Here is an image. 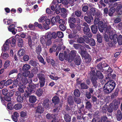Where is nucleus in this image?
Masks as SVG:
<instances>
[{
	"mask_svg": "<svg viewBox=\"0 0 122 122\" xmlns=\"http://www.w3.org/2000/svg\"><path fill=\"white\" fill-rule=\"evenodd\" d=\"M105 32L106 35L104 38L105 39L106 41H108L109 40V38L113 41L115 43H116L118 42L117 36L116 34H115L114 35L113 30V29L110 26H108L107 27V29H105Z\"/></svg>",
	"mask_w": 122,
	"mask_h": 122,
	"instance_id": "obj_1",
	"label": "nucleus"
},
{
	"mask_svg": "<svg viewBox=\"0 0 122 122\" xmlns=\"http://www.w3.org/2000/svg\"><path fill=\"white\" fill-rule=\"evenodd\" d=\"M90 77L93 86L95 88H96L98 86V83L97 81L98 79L101 80L102 79L104 76L102 73L100 71H97L96 75L95 71H92L90 72Z\"/></svg>",
	"mask_w": 122,
	"mask_h": 122,
	"instance_id": "obj_2",
	"label": "nucleus"
},
{
	"mask_svg": "<svg viewBox=\"0 0 122 122\" xmlns=\"http://www.w3.org/2000/svg\"><path fill=\"white\" fill-rule=\"evenodd\" d=\"M32 82V81L31 79L30 80L29 82H28L27 79L26 78H25L22 80V82L24 84H25L28 82L30 83L28 85V90L29 92L31 93H34L36 89L39 88V84L36 85L30 84V83Z\"/></svg>",
	"mask_w": 122,
	"mask_h": 122,
	"instance_id": "obj_3",
	"label": "nucleus"
},
{
	"mask_svg": "<svg viewBox=\"0 0 122 122\" xmlns=\"http://www.w3.org/2000/svg\"><path fill=\"white\" fill-rule=\"evenodd\" d=\"M115 83L113 81L108 82L104 85L103 87V91L106 93H110L114 88Z\"/></svg>",
	"mask_w": 122,
	"mask_h": 122,
	"instance_id": "obj_4",
	"label": "nucleus"
},
{
	"mask_svg": "<svg viewBox=\"0 0 122 122\" xmlns=\"http://www.w3.org/2000/svg\"><path fill=\"white\" fill-rule=\"evenodd\" d=\"M15 40L13 37H12L9 39L7 40L2 47V50L4 51H5L9 50V45L12 44L13 46L12 45V46H13L15 44Z\"/></svg>",
	"mask_w": 122,
	"mask_h": 122,
	"instance_id": "obj_5",
	"label": "nucleus"
},
{
	"mask_svg": "<svg viewBox=\"0 0 122 122\" xmlns=\"http://www.w3.org/2000/svg\"><path fill=\"white\" fill-rule=\"evenodd\" d=\"M94 23L95 24H98V29L101 32H103V30L105 31V29H106L107 27H108L106 24H105L104 26L103 22L100 20L98 18H96L95 19Z\"/></svg>",
	"mask_w": 122,
	"mask_h": 122,
	"instance_id": "obj_6",
	"label": "nucleus"
},
{
	"mask_svg": "<svg viewBox=\"0 0 122 122\" xmlns=\"http://www.w3.org/2000/svg\"><path fill=\"white\" fill-rule=\"evenodd\" d=\"M51 39L48 38L47 36L45 35V36H41L40 38L41 43L43 46H50L52 43Z\"/></svg>",
	"mask_w": 122,
	"mask_h": 122,
	"instance_id": "obj_7",
	"label": "nucleus"
},
{
	"mask_svg": "<svg viewBox=\"0 0 122 122\" xmlns=\"http://www.w3.org/2000/svg\"><path fill=\"white\" fill-rule=\"evenodd\" d=\"M37 77L39 80L41 87H43L45 83V78L44 75L41 73H39L37 74Z\"/></svg>",
	"mask_w": 122,
	"mask_h": 122,
	"instance_id": "obj_8",
	"label": "nucleus"
},
{
	"mask_svg": "<svg viewBox=\"0 0 122 122\" xmlns=\"http://www.w3.org/2000/svg\"><path fill=\"white\" fill-rule=\"evenodd\" d=\"M52 4L55 5V12L57 14H58L60 13V10L61 9V4H58L56 0H53L52 2Z\"/></svg>",
	"mask_w": 122,
	"mask_h": 122,
	"instance_id": "obj_9",
	"label": "nucleus"
},
{
	"mask_svg": "<svg viewBox=\"0 0 122 122\" xmlns=\"http://www.w3.org/2000/svg\"><path fill=\"white\" fill-rule=\"evenodd\" d=\"M76 52L74 50L71 51V53L68 55V61L69 62H71L73 59L75 57H76Z\"/></svg>",
	"mask_w": 122,
	"mask_h": 122,
	"instance_id": "obj_10",
	"label": "nucleus"
},
{
	"mask_svg": "<svg viewBox=\"0 0 122 122\" xmlns=\"http://www.w3.org/2000/svg\"><path fill=\"white\" fill-rule=\"evenodd\" d=\"M59 59L61 61H63L64 59L68 61V56L66 51H64V54L63 53H60L59 55Z\"/></svg>",
	"mask_w": 122,
	"mask_h": 122,
	"instance_id": "obj_11",
	"label": "nucleus"
},
{
	"mask_svg": "<svg viewBox=\"0 0 122 122\" xmlns=\"http://www.w3.org/2000/svg\"><path fill=\"white\" fill-rule=\"evenodd\" d=\"M45 35L47 36L48 38H50L51 39L52 38H56L57 36V34L55 32H53L52 33L50 32H48L46 33Z\"/></svg>",
	"mask_w": 122,
	"mask_h": 122,
	"instance_id": "obj_12",
	"label": "nucleus"
},
{
	"mask_svg": "<svg viewBox=\"0 0 122 122\" xmlns=\"http://www.w3.org/2000/svg\"><path fill=\"white\" fill-rule=\"evenodd\" d=\"M73 47L76 49H79L81 50V53L82 51H85L86 50V49L83 46L79 44H74L73 45Z\"/></svg>",
	"mask_w": 122,
	"mask_h": 122,
	"instance_id": "obj_13",
	"label": "nucleus"
},
{
	"mask_svg": "<svg viewBox=\"0 0 122 122\" xmlns=\"http://www.w3.org/2000/svg\"><path fill=\"white\" fill-rule=\"evenodd\" d=\"M15 26L14 25L12 24L8 27V30L9 31L11 32L12 34L14 35H15L16 33V32L15 30Z\"/></svg>",
	"mask_w": 122,
	"mask_h": 122,
	"instance_id": "obj_14",
	"label": "nucleus"
},
{
	"mask_svg": "<svg viewBox=\"0 0 122 122\" xmlns=\"http://www.w3.org/2000/svg\"><path fill=\"white\" fill-rule=\"evenodd\" d=\"M35 110L36 112L40 113H42L44 111V109L42 107L39 105L35 108Z\"/></svg>",
	"mask_w": 122,
	"mask_h": 122,
	"instance_id": "obj_15",
	"label": "nucleus"
},
{
	"mask_svg": "<svg viewBox=\"0 0 122 122\" xmlns=\"http://www.w3.org/2000/svg\"><path fill=\"white\" fill-rule=\"evenodd\" d=\"M115 11L120 15L122 14V5H118L115 9Z\"/></svg>",
	"mask_w": 122,
	"mask_h": 122,
	"instance_id": "obj_16",
	"label": "nucleus"
},
{
	"mask_svg": "<svg viewBox=\"0 0 122 122\" xmlns=\"http://www.w3.org/2000/svg\"><path fill=\"white\" fill-rule=\"evenodd\" d=\"M60 18V17L58 15L56 16V17H53L51 20V24L53 25H55V23L57 22L59 20Z\"/></svg>",
	"mask_w": 122,
	"mask_h": 122,
	"instance_id": "obj_17",
	"label": "nucleus"
},
{
	"mask_svg": "<svg viewBox=\"0 0 122 122\" xmlns=\"http://www.w3.org/2000/svg\"><path fill=\"white\" fill-rule=\"evenodd\" d=\"M50 101L47 99H45L44 101L43 105L45 108H46L47 110L49 109V107Z\"/></svg>",
	"mask_w": 122,
	"mask_h": 122,
	"instance_id": "obj_18",
	"label": "nucleus"
},
{
	"mask_svg": "<svg viewBox=\"0 0 122 122\" xmlns=\"http://www.w3.org/2000/svg\"><path fill=\"white\" fill-rule=\"evenodd\" d=\"M75 64L77 65H80L81 62V59L79 56H76V58L74 60Z\"/></svg>",
	"mask_w": 122,
	"mask_h": 122,
	"instance_id": "obj_19",
	"label": "nucleus"
},
{
	"mask_svg": "<svg viewBox=\"0 0 122 122\" xmlns=\"http://www.w3.org/2000/svg\"><path fill=\"white\" fill-rule=\"evenodd\" d=\"M56 115H51L50 114H47L46 115V117L48 119H51L53 118V120L54 121L56 120Z\"/></svg>",
	"mask_w": 122,
	"mask_h": 122,
	"instance_id": "obj_20",
	"label": "nucleus"
},
{
	"mask_svg": "<svg viewBox=\"0 0 122 122\" xmlns=\"http://www.w3.org/2000/svg\"><path fill=\"white\" fill-rule=\"evenodd\" d=\"M18 45L19 47H21L24 44L23 40L21 38H20L17 40Z\"/></svg>",
	"mask_w": 122,
	"mask_h": 122,
	"instance_id": "obj_21",
	"label": "nucleus"
},
{
	"mask_svg": "<svg viewBox=\"0 0 122 122\" xmlns=\"http://www.w3.org/2000/svg\"><path fill=\"white\" fill-rule=\"evenodd\" d=\"M25 53V51L23 49H20L18 51L17 53L18 56L19 57L23 55Z\"/></svg>",
	"mask_w": 122,
	"mask_h": 122,
	"instance_id": "obj_22",
	"label": "nucleus"
},
{
	"mask_svg": "<svg viewBox=\"0 0 122 122\" xmlns=\"http://www.w3.org/2000/svg\"><path fill=\"white\" fill-rule=\"evenodd\" d=\"M30 102L32 103L35 102L37 99L36 97L34 96H30L29 99Z\"/></svg>",
	"mask_w": 122,
	"mask_h": 122,
	"instance_id": "obj_23",
	"label": "nucleus"
},
{
	"mask_svg": "<svg viewBox=\"0 0 122 122\" xmlns=\"http://www.w3.org/2000/svg\"><path fill=\"white\" fill-rule=\"evenodd\" d=\"M29 64L33 66L36 67L39 65V64L37 61L33 60H31L30 61Z\"/></svg>",
	"mask_w": 122,
	"mask_h": 122,
	"instance_id": "obj_24",
	"label": "nucleus"
},
{
	"mask_svg": "<svg viewBox=\"0 0 122 122\" xmlns=\"http://www.w3.org/2000/svg\"><path fill=\"white\" fill-rule=\"evenodd\" d=\"M30 66L28 64H25L23 65L22 69L24 71H26L29 70L30 68Z\"/></svg>",
	"mask_w": 122,
	"mask_h": 122,
	"instance_id": "obj_25",
	"label": "nucleus"
},
{
	"mask_svg": "<svg viewBox=\"0 0 122 122\" xmlns=\"http://www.w3.org/2000/svg\"><path fill=\"white\" fill-rule=\"evenodd\" d=\"M111 104H113V108L115 110H116L118 107V103L116 102V100H114Z\"/></svg>",
	"mask_w": 122,
	"mask_h": 122,
	"instance_id": "obj_26",
	"label": "nucleus"
},
{
	"mask_svg": "<svg viewBox=\"0 0 122 122\" xmlns=\"http://www.w3.org/2000/svg\"><path fill=\"white\" fill-rule=\"evenodd\" d=\"M109 7H114L116 6L117 5V4L116 2H113L112 0H109Z\"/></svg>",
	"mask_w": 122,
	"mask_h": 122,
	"instance_id": "obj_27",
	"label": "nucleus"
},
{
	"mask_svg": "<svg viewBox=\"0 0 122 122\" xmlns=\"http://www.w3.org/2000/svg\"><path fill=\"white\" fill-rule=\"evenodd\" d=\"M1 55L2 58L4 59H6L9 57V54L7 53H2Z\"/></svg>",
	"mask_w": 122,
	"mask_h": 122,
	"instance_id": "obj_28",
	"label": "nucleus"
},
{
	"mask_svg": "<svg viewBox=\"0 0 122 122\" xmlns=\"http://www.w3.org/2000/svg\"><path fill=\"white\" fill-rule=\"evenodd\" d=\"M59 98L57 96H55L52 99V101L56 105L57 104L59 101Z\"/></svg>",
	"mask_w": 122,
	"mask_h": 122,
	"instance_id": "obj_29",
	"label": "nucleus"
},
{
	"mask_svg": "<svg viewBox=\"0 0 122 122\" xmlns=\"http://www.w3.org/2000/svg\"><path fill=\"white\" fill-rule=\"evenodd\" d=\"M91 30L94 33H96L97 30V27L95 25H93L91 27Z\"/></svg>",
	"mask_w": 122,
	"mask_h": 122,
	"instance_id": "obj_30",
	"label": "nucleus"
},
{
	"mask_svg": "<svg viewBox=\"0 0 122 122\" xmlns=\"http://www.w3.org/2000/svg\"><path fill=\"white\" fill-rule=\"evenodd\" d=\"M22 107L21 104L20 103H18L15 105L14 107V108L16 110L20 109Z\"/></svg>",
	"mask_w": 122,
	"mask_h": 122,
	"instance_id": "obj_31",
	"label": "nucleus"
},
{
	"mask_svg": "<svg viewBox=\"0 0 122 122\" xmlns=\"http://www.w3.org/2000/svg\"><path fill=\"white\" fill-rule=\"evenodd\" d=\"M37 57L39 60L40 62L42 63L44 65L46 64V63L44 61V59L41 56L38 55L37 56Z\"/></svg>",
	"mask_w": 122,
	"mask_h": 122,
	"instance_id": "obj_32",
	"label": "nucleus"
},
{
	"mask_svg": "<svg viewBox=\"0 0 122 122\" xmlns=\"http://www.w3.org/2000/svg\"><path fill=\"white\" fill-rule=\"evenodd\" d=\"M64 118L66 121L67 122H70L71 121V117L67 114H65L64 116Z\"/></svg>",
	"mask_w": 122,
	"mask_h": 122,
	"instance_id": "obj_33",
	"label": "nucleus"
},
{
	"mask_svg": "<svg viewBox=\"0 0 122 122\" xmlns=\"http://www.w3.org/2000/svg\"><path fill=\"white\" fill-rule=\"evenodd\" d=\"M47 19V17L46 16H42L40 17L38 20L39 22H44Z\"/></svg>",
	"mask_w": 122,
	"mask_h": 122,
	"instance_id": "obj_34",
	"label": "nucleus"
},
{
	"mask_svg": "<svg viewBox=\"0 0 122 122\" xmlns=\"http://www.w3.org/2000/svg\"><path fill=\"white\" fill-rule=\"evenodd\" d=\"M74 94L75 96L77 97H79L80 95L79 91L77 89H76L74 90Z\"/></svg>",
	"mask_w": 122,
	"mask_h": 122,
	"instance_id": "obj_35",
	"label": "nucleus"
},
{
	"mask_svg": "<svg viewBox=\"0 0 122 122\" xmlns=\"http://www.w3.org/2000/svg\"><path fill=\"white\" fill-rule=\"evenodd\" d=\"M28 42L29 45L30 47L32 49V40L31 36H29L28 37Z\"/></svg>",
	"mask_w": 122,
	"mask_h": 122,
	"instance_id": "obj_36",
	"label": "nucleus"
},
{
	"mask_svg": "<svg viewBox=\"0 0 122 122\" xmlns=\"http://www.w3.org/2000/svg\"><path fill=\"white\" fill-rule=\"evenodd\" d=\"M24 97L20 96L17 97L16 100L17 102H23Z\"/></svg>",
	"mask_w": 122,
	"mask_h": 122,
	"instance_id": "obj_37",
	"label": "nucleus"
},
{
	"mask_svg": "<svg viewBox=\"0 0 122 122\" xmlns=\"http://www.w3.org/2000/svg\"><path fill=\"white\" fill-rule=\"evenodd\" d=\"M115 9L114 8L112 7L109 10V15L110 16H111L112 15V14L115 11Z\"/></svg>",
	"mask_w": 122,
	"mask_h": 122,
	"instance_id": "obj_38",
	"label": "nucleus"
},
{
	"mask_svg": "<svg viewBox=\"0 0 122 122\" xmlns=\"http://www.w3.org/2000/svg\"><path fill=\"white\" fill-rule=\"evenodd\" d=\"M36 93L38 96H41L43 93V91L41 89H40L37 91Z\"/></svg>",
	"mask_w": 122,
	"mask_h": 122,
	"instance_id": "obj_39",
	"label": "nucleus"
},
{
	"mask_svg": "<svg viewBox=\"0 0 122 122\" xmlns=\"http://www.w3.org/2000/svg\"><path fill=\"white\" fill-rule=\"evenodd\" d=\"M5 81V85L7 86L10 85L13 82V81L11 79L8 80L6 81Z\"/></svg>",
	"mask_w": 122,
	"mask_h": 122,
	"instance_id": "obj_40",
	"label": "nucleus"
},
{
	"mask_svg": "<svg viewBox=\"0 0 122 122\" xmlns=\"http://www.w3.org/2000/svg\"><path fill=\"white\" fill-rule=\"evenodd\" d=\"M90 46H94L95 45V42L94 40L91 39L90 40L89 43L88 44Z\"/></svg>",
	"mask_w": 122,
	"mask_h": 122,
	"instance_id": "obj_41",
	"label": "nucleus"
},
{
	"mask_svg": "<svg viewBox=\"0 0 122 122\" xmlns=\"http://www.w3.org/2000/svg\"><path fill=\"white\" fill-rule=\"evenodd\" d=\"M113 104L111 103L108 107L107 109L108 111L110 112H112L113 111Z\"/></svg>",
	"mask_w": 122,
	"mask_h": 122,
	"instance_id": "obj_42",
	"label": "nucleus"
},
{
	"mask_svg": "<svg viewBox=\"0 0 122 122\" xmlns=\"http://www.w3.org/2000/svg\"><path fill=\"white\" fill-rule=\"evenodd\" d=\"M10 61L8 60L5 61L4 65V68L5 69H6L7 67L9 66L10 65Z\"/></svg>",
	"mask_w": 122,
	"mask_h": 122,
	"instance_id": "obj_43",
	"label": "nucleus"
},
{
	"mask_svg": "<svg viewBox=\"0 0 122 122\" xmlns=\"http://www.w3.org/2000/svg\"><path fill=\"white\" fill-rule=\"evenodd\" d=\"M118 42L119 45L122 44V36L121 35L119 36L118 38Z\"/></svg>",
	"mask_w": 122,
	"mask_h": 122,
	"instance_id": "obj_44",
	"label": "nucleus"
},
{
	"mask_svg": "<svg viewBox=\"0 0 122 122\" xmlns=\"http://www.w3.org/2000/svg\"><path fill=\"white\" fill-rule=\"evenodd\" d=\"M69 38H74L75 39L78 38L79 36L77 35H75L73 34H70L69 36Z\"/></svg>",
	"mask_w": 122,
	"mask_h": 122,
	"instance_id": "obj_45",
	"label": "nucleus"
},
{
	"mask_svg": "<svg viewBox=\"0 0 122 122\" xmlns=\"http://www.w3.org/2000/svg\"><path fill=\"white\" fill-rule=\"evenodd\" d=\"M68 21L70 23H73L75 22V19L72 17H70L68 19Z\"/></svg>",
	"mask_w": 122,
	"mask_h": 122,
	"instance_id": "obj_46",
	"label": "nucleus"
},
{
	"mask_svg": "<svg viewBox=\"0 0 122 122\" xmlns=\"http://www.w3.org/2000/svg\"><path fill=\"white\" fill-rule=\"evenodd\" d=\"M92 107V105L90 102H88L86 103V108L89 110L91 109Z\"/></svg>",
	"mask_w": 122,
	"mask_h": 122,
	"instance_id": "obj_47",
	"label": "nucleus"
},
{
	"mask_svg": "<svg viewBox=\"0 0 122 122\" xmlns=\"http://www.w3.org/2000/svg\"><path fill=\"white\" fill-rule=\"evenodd\" d=\"M57 35L58 37L59 38H62L63 36V33L60 31H58L57 33Z\"/></svg>",
	"mask_w": 122,
	"mask_h": 122,
	"instance_id": "obj_48",
	"label": "nucleus"
},
{
	"mask_svg": "<svg viewBox=\"0 0 122 122\" xmlns=\"http://www.w3.org/2000/svg\"><path fill=\"white\" fill-rule=\"evenodd\" d=\"M57 48L56 46H54L53 47L51 48L49 50V51L50 53H52L53 51H55L56 50H57Z\"/></svg>",
	"mask_w": 122,
	"mask_h": 122,
	"instance_id": "obj_49",
	"label": "nucleus"
},
{
	"mask_svg": "<svg viewBox=\"0 0 122 122\" xmlns=\"http://www.w3.org/2000/svg\"><path fill=\"white\" fill-rule=\"evenodd\" d=\"M38 69L37 68L35 67L33 68L32 69L31 71L32 72L33 74H36L38 72Z\"/></svg>",
	"mask_w": 122,
	"mask_h": 122,
	"instance_id": "obj_50",
	"label": "nucleus"
},
{
	"mask_svg": "<svg viewBox=\"0 0 122 122\" xmlns=\"http://www.w3.org/2000/svg\"><path fill=\"white\" fill-rule=\"evenodd\" d=\"M41 48L40 46H38L36 48V52L37 54L39 55L41 53Z\"/></svg>",
	"mask_w": 122,
	"mask_h": 122,
	"instance_id": "obj_51",
	"label": "nucleus"
},
{
	"mask_svg": "<svg viewBox=\"0 0 122 122\" xmlns=\"http://www.w3.org/2000/svg\"><path fill=\"white\" fill-rule=\"evenodd\" d=\"M97 39L98 42L101 43L102 41L101 36L100 34H98L97 35Z\"/></svg>",
	"mask_w": 122,
	"mask_h": 122,
	"instance_id": "obj_52",
	"label": "nucleus"
},
{
	"mask_svg": "<svg viewBox=\"0 0 122 122\" xmlns=\"http://www.w3.org/2000/svg\"><path fill=\"white\" fill-rule=\"evenodd\" d=\"M96 11L95 8H92L90 9V13L93 15H95L96 13Z\"/></svg>",
	"mask_w": 122,
	"mask_h": 122,
	"instance_id": "obj_53",
	"label": "nucleus"
},
{
	"mask_svg": "<svg viewBox=\"0 0 122 122\" xmlns=\"http://www.w3.org/2000/svg\"><path fill=\"white\" fill-rule=\"evenodd\" d=\"M83 31L84 33H88L90 31L89 28L87 26L85 27L84 28Z\"/></svg>",
	"mask_w": 122,
	"mask_h": 122,
	"instance_id": "obj_54",
	"label": "nucleus"
},
{
	"mask_svg": "<svg viewBox=\"0 0 122 122\" xmlns=\"http://www.w3.org/2000/svg\"><path fill=\"white\" fill-rule=\"evenodd\" d=\"M83 37L84 39V41H85L86 43L87 44L89 43L90 40L88 38V37L85 36H83Z\"/></svg>",
	"mask_w": 122,
	"mask_h": 122,
	"instance_id": "obj_55",
	"label": "nucleus"
},
{
	"mask_svg": "<svg viewBox=\"0 0 122 122\" xmlns=\"http://www.w3.org/2000/svg\"><path fill=\"white\" fill-rule=\"evenodd\" d=\"M78 38H77V41L78 42L81 43L83 42L84 41V38H83L81 37Z\"/></svg>",
	"mask_w": 122,
	"mask_h": 122,
	"instance_id": "obj_56",
	"label": "nucleus"
},
{
	"mask_svg": "<svg viewBox=\"0 0 122 122\" xmlns=\"http://www.w3.org/2000/svg\"><path fill=\"white\" fill-rule=\"evenodd\" d=\"M84 19L88 23H91V21L89 17L87 16H85L84 17Z\"/></svg>",
	"mask_w": 122,
	"mask_h": 122,
	"instance_id": "obj_57",
	"label": "nucleus"
},
{
	"mask_svg": "<svg viewBox=\"0 0 122 122\" xmlns=\"http://www.w3.org/2000/svg\"><path fill=\"white\" fill-rule=\"evenodd\" d=\"M17 70L16 69H13L11 70L9 72V75H10L14 73H17Z\"/></svg>",
	"mask_w": 122,
	"mask_h": 122,
	"instance_id": "obj_58",
	"label": "nucleus"
},
{
	"mask_svg": "<svg viewBox=\"0 0 122 122\" xmlns=\"http://www.w3.org/2000/svg\"><path fill=\"white\" fill-rule=\"evenodd\" d=\"M81 87L82 89H86L87 87L86 85L84 83H82L81 84Z\"/></svg>",
	"mask_w": 122,
	"mask_h": 122,
	"instance_id": "obj_59",
	"label": "nucleus"
},
{
	"mask_svg": "<svg viewBox=\"0 0 122 122\" xmlns=\"http://www.w3.org/2000/svg\"><path fill=\"white\" fill-rule=\"evenodd\" d=\"M107 119V118L106 116H103L101 118V121L102 122H105Z\"/></svg>",
	"mask_w": 122,
	"mask_h": 122,
	"instance_id": "obj_60",
	"label": "nucleus"
},
{
	"mask_svg": "<svg viewBox=\"0 0 122 122\" xmlns=\"http://www.w3.org/2000/svg\"><path fill=\"white\" fill-rule=\"evenodd\" d=\"M13 85L15 87H16L18 85V80H14L13 82Z\"/></svg>",
	"mask_w": 122,
	"mask_h": 122,
	"instance_id": "obj_61",
	"label": "nucleus"
},
{
	"mask_svg": "<svg viewBox=\"0 0 122 122\" xmlns=\"http://www.w3.org/2000/svg\"><path fill=\"white\" fill-rule=\"evenodd\" d=\"M2 93L4 95H6L8 94V92L7 89H4L2 90Z\"/></svg>",
	"mask_w": 122,
	"mask_h": 122,
	"instance_id": "obj_62",
	"label": "nucleus"
},
{
	"mask_svg": "<svg viewBox=\"0 0 122 122\" xmlns=\"http://www.w3.org/2000/svg\"><path fill=\"white\" fill-rule=\"evenodd\" d=\"M29 56L26 55H25L23 56V60L25 61H28L29 59Z\"/></svg>",
	"mask_w": 122,
	"mask_h": 122,
	"instance_id": "obj_63",
	"label": "nucleus"
},
{
	"mask_svg": "<svg viewBox=\"0 0 122 122\" xmlns=\"http://www.w3.org/2000/svg\"><path fill=\"white\" fill-rule=\"evenodd\" d=\"M59 27L60 29L62 31L65 30L66 28L65 26L63 25H59Z\"/></svg>",
	"mask_w": 122,
	"mask_h": 122,
	"instance_id": "obj_64",
	"label": "nucleus"
}]
</instances>
